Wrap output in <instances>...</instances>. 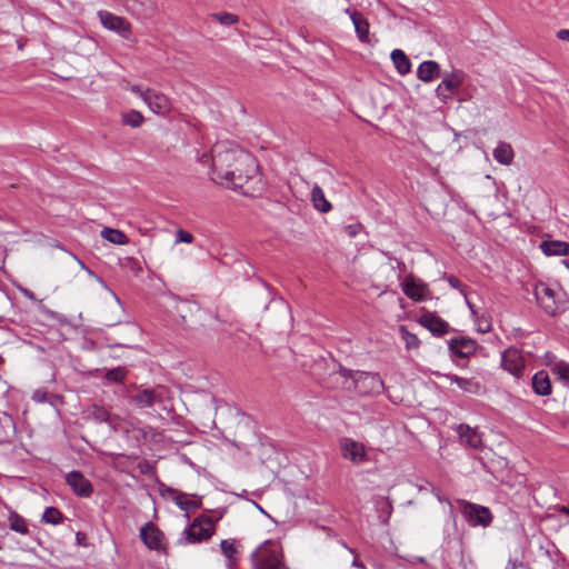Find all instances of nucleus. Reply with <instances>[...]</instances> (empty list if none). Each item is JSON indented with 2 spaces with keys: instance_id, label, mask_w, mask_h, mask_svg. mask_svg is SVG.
Returning <instances> with one entry per match:
<instances>
[{
  "instance_id": "nucleus-1",
  "label": "nucleus",
  "mask_w": 569,
  "mask_h": 569,
  "mask_svg": "<svg viewBox=\"0 0 569 569\" xmlns=\"http://www.w3.org/2000/svg\"><path fill=\"white\" fill-rule=\"evenodd\" d=\"M211 162L214 181L243 193L249 192L246 186L258 176L254 157L229 141L219 142L212 148Z\"/></svg>"
},
{
  "instance_id": "nucleus-2",
  "label": "nucleus",
  "mask_w": 569,
  "mask_h": 569,
  "mask_svg": "<svg viewBox=\"0 0 569 569\" xmlns=\"http://www.w3.org/2000/svg\"><path fill=\"white\" fill-rule=\"evenodd\" d=\"M251 569H287L282 546L279 541L268 539L250 553Z\"/></svg>"
},
{
  "instance_id": "nucleus-3",
  "label": "nucleus",
  "mask_w": 569,
  "mask_h": 569,
  "mask_svg": "<svg viewBox=\"0 0 569 569\" xmlns=\"http://www.w3.org/2000/svg\"><path fill=\"white\" fill-rule=\"evenodd\" d=\"M340 373L347 379L346 388L353 389L359 395H379L385 388L383 381L377 373L349 369H341Z\"/></svg>"
},
{
  "instance_id": "nucleus-4",
  "label": "nucleus",
  "mask_w": 569,
  "mask_h": 569,
  "mask_svg": "<svg viewBox=\"0 0 569 569\" xmlns=\"http://www.w3.org/2000/svg\"><path fill=\"white\" fill-rule=\"evenodd\" d=\"M214 533V523L210 518H196L192 523L187 527L179 539L180 545L198 543L206 541Z\"/></svg>"
},
{
  "instance_id": "nucleus-5",
  "label": "nucleus",
  "mask_w": 569,
  "mask_h": 569,
  "mask_svg": "<svg viewBox=\"0 0 569 569\" xmlns=\"http://www.w3.org/2000/svg\"><path fill=\"white\" fill-rule=\"evenodd\" d=\"M457 505L465 520L471 527H487L492 521V513L487 507L466 500H457Z\"/></svg>"
},
{
  "instance_id": "nucleus-6",
  "label": "nucleus",
  "mask_w": 569,
  "mask_h": 569,
  "mask_svg": "<svg viewBox=\"0 0 569 569\" xmlns=\"http://www.w3.org/2000/svg\"><path fill=\"white\" fill-rule=\"evenodd\" d=\"M500 366L516 379H520L525 372V358L522 352L517 348L505 350L500 358Z\"/></svg>"
},
{
  "instance_id": "nucleus-7",
  "label": "nucleus",
  "mask_w": 569,
  "mask_h": 569,
  "mask_svg": "<svg viewBox=\"0 0 569 569\" xmlns=\"http://www.w3.org/2000/svg\"><path fill=\"white\" fill-rule=\"evenodd\" d=\"M538 305L549 316H555L558 311L555 291L546 283L539 282L535 286L533 290Z\"/></svg>"
},
{
  "instance_id": "nucleus-8",
  "label": "nucleus",
  "mask_w": 569,
  "mask_h": 569,
  "mask_svg": "<svg viewBox=\"0 0 569 569\" xmlns=\"http://www.w3.org/2000/svg\"><path fill=\"white\" fill-rule=\"evenodd\" d=\"M127 11L139 20L152 19L158 12L154 0H126Z\"/></svg>"
},
{
  "instance_id": "nucleus-9",
  "label": "nucleus",
  "mask_w": 569,
  "mask_h": 569,
  "mask_svg": "<svg viewBox=\"0 0 569 569\" xmlns=\"http://www.w3.org/2000/svg\"><path fill=\"white\" fill-rule=\"evenodd\" d=\"M403 293L413 301H423L430 296L428 286L413 276H407L402 281Z\"/></svg>"
},
{
  "instance_id": "nucleus-10",
  "label": "nucleus",
  "mask_w": 569,
  "mask_h": 569,
  "mask_svg": "<svg viewBox=\"0 0 569 569\" xmlns=\"http://www.w3.org/2000/svg\"><path fill=\"white\" fill-rule=\"evenodd\" d=\"M98 14L104 28L119 33L121 37L126 39L130 37L131 27L124 18L114 16L113 13L108 11H100Z\"/></svg>"
},
{
  "instance_id": "nucleus-11",
  "label": "nucleus",
  "mask_w": 569,
  "mask_h": 569,
  "mask_svg": "<svg viewBox=\"0 0 569 569\" xmlns=\"http://www.w3.org/2000/svg\"><path fill=\"white\" fill-rule=\"evenodd\" d=\"M66 481L77 496L87 498L93 492L91 482L80 471H70L66 476Z\"/></svg>"
},
{
  "instance_id": "nucleus-12",
  "label": "nucleus",
  "mask_w": 569,
  "mask_h": 569,
  "mask_svg": "<svg viewBox=\"0 0 569 569\" xmlns=\"http://www.w3.org/2000/svg\"><path fill=\"white\" fill-rule=\"evenodd\" d=\"M342 456L353 463H361L367 461V453L363 445L351 440L345 439L341 443Z\"/></svg>"
},
{
  "instance_id": "nucleus-13",
  "label": "nucleus",
  "mask_w": 569,
  "mask_h": 569,
  "mask_svg": "<svg viewBox=\"0 0 569 569\" xmlns=\"http://www.w3.org/2000/svg\"><path fill=\"white\" fill-rule=\"evenodd\" d=\"M144 103L156 114L164 116L171 110L170 100L164 94L153 90L150 93H146Z\"/></svg>"
},
{
  "instance_id": "nucleus-14",
  "label": "nucleus",
  "mask_w": 569,
  "mask_h": 569,
  "mask_svg": "<svg viewBox=\"0 0 569 569\" xmlns=\"http://www.w3.org/2000/svg\"><path fill=\"white\" fill-rule=\"evenodd\" d=\"M462 82V76L458 72L447 73L436 89L437 96L447 99L451 97Z\"/></svg>"
},
{
  "instance_id": "nucleus-15",
  "label": "nucleus",
  "mask_w": 569,
  "mask_h": 569,
  "mask_svg": "<svg viewBox=\"0 0 569 569\" xmlns=\"http://www.w3.org/2000/svg\"><path fill=\"white\" fill-rule=\"evenodd\" d=\"M140 537L148 548L153 550L161 549L163 535L153 523H146L140 530Z\"/></svg>"
},
{
  "instance_id": "nucleus-16",
  "label": "nucleus",
  "mask_w": 569,
  "mask_h": 569,
  "mask_svg": "<svg viewBox=\"0 0 569 569\" xmlns=\"http://www.w3.org/2000/svg\"><path fill=\"white\" fill-rule=\"evenodd\" d=\"M419 323L436 336L448 332L449 325L436 313L427 312L419 318Z\"/></svg>"
},
{
  "instance_id": "nucleus-17",
  "label": "nucleus",
  "mask_w": 569,
  "mask_h": 569,
  "mask_svg": "<svg viewBox=\"0 0 569 569\" xmlns=\"http://www.w3.org/2000/svg\"><path fill=\"white\" fill-rule=\"evenodd\" d=\"M449 349L458 357L467 358L475 351L476 345L468 338H452L449 341Z\"/></svg>"
},
{
  "instance_id": "nucleus-18",
  "label": "nucleus",
  "mask_w": 569,
  "mask_h": 569,
  "mask_svg": "<svg viewBox=\"0 0 569 569\" xmlns=\"http://www.w3.org/2000/svg\"><path fill=\"white\" fill-rule=\"evenodd\" d=\"M220 548L222 555L228 560L229 569H232L233 565L238 561V555L241 548V545L236 539H223L220 542Z\"/></svg>"
},
{
  "instance_id": "nucleus-19",
  "label": "nucleus",
  "mask_w": 569,
  "mask_h": 569,
  "mask_svg": "<svg viewBox=\"0 0 569 569\" xmlns=\"http://www.w3.org/2000/svg\"><path fill=\"white\" fill-rule=\"evenodd\" d=\"M533 391L539 396H549L552 391L549 375L545 370L536 372L531 380Z\"/></svg>"
},
{
  "instance_id": "nucleus-20",
  "label": "nucleus",
  "mask_w": 569,
  "mask_h": 569,
  "mask_svg": "<svg viewBox=\"0 0 569 569\" xmlns=\"http://www.w3.org/2000/svg\"><path fill=\"white\" fill-rule=\"evenodd\" d=\"M439 76V64L432 60L423 61L417 69V77L423 82H431Z\"/></svg>"
},
{
  "instance_id": "nucleus-21",
  "label": "nucleus",
  "mask_w": 569,
  "mask_h": 569,
  "mask_svg": "<svg viewBox=\"0 0 569 569\" xmlns=\"http://www.w3.org/2000/svg\"><path fill=\"white\" fill-rule=\"evenodd\" d=\"M540 249L546 256H567L569 254V242L545 240L541 242Z\"/></svg>"
},
{
  "instance_id": "nucleus-22",
  "label": "nucleus",
  "mask_w": 569,
  "mask_h": 569,
  "mask_svg": "<svg viewBox=\"0 0 569 569\" xmlns=\"http://www.w3.org/2000/svg\"><path fill=\"white\" fill-rule=\"evenodd\" d=\"M458 435L460 437L461 442L465 443L466 446H469L471 448H478L481 445V439L479 435L467 425H459Z\"/></svg>"
},
{
  "instance_id": "nucleus-23",
  "label": "nucleus",
  "mask_w": 569,
  "mask_h": 569,
  "mask_svg": "<svg viewBox=\"0 0 569 569\" xmlns=\"http://www.w3.org/2000/svg\"><path fill=\"white\" fill-rule=\"evenodd\" d=\"M503 485L510 489H515L516 492L523 489L526 477L523 473L513 471L511 468H507L506 475L502 477Z\"/></svg>"
},
{
  "instance_id": "nucleus-24",
  "label": "nucleus",
  "mask_w": 569,
  "mask_h": 569,
  "mask_svg": "<svg viewBox=\"0 0 569 569\" xmlns=\"http://www.w3.org/2000/svg\"><path fill=\"white\" fill-rule=\"evenodd\" d=\"M391 60L395 64V68L397 71L405 76L410 72L411 70V62L408 56L400 49H395L391 52Z\"/></svg>"
},
{
  "instance_id": "nucleus-25",
  "label": "nucleus",
  "mask_w": 569,
  "mask_h": 569,
  "mask_svg": "<svg viewBox=\"0 0 569 569\" xmlns=\"http://www.w3.org/2000/svg\"><path fill=\"white\" fill-rule=\"evenodd\" d=\"M311 201L313 207L320 212H329L331 210V203L326 199L322 189L315 184L311 190Z\"/></svg>"
},
{
  "instance_id": "nucleus-26",
  "label": "nucleus",
  "mask_w": 569,
  "mask_h": 569,
  "mask_svg": "<svg viewBox=\"0 0 569 569\" xmlns=\"http://www.w3.org/2000/svg\"><path fill=\"white\" fill-rule=\"evenodd\" d=\"M168 492L170 493V496L181 510L188 512L198 508V503L194 500L190 499L188 495L178 492L177 490L173 489H168Z\"/></svg>"
},
{
  "instance_id": "nucleus-27",
  "label": "nucleus",
  "mask_w": 569,
  "mask_h": 569,
  "mask_svg": "<svg viewBox=\"0 0 569 569\" xmlns=\"http://www.w3.org/2000/svg\"><path fill=\"white\" fill-rule=\"evenodd\" d=\"M9 528L21 535H28L29 528L23 517L12 509H9Z\"/></svg>"
},
{
  "instance_id": "nucleus-28",
  "label": "nucleus",
  "mask_w": 569,
  "mask_h": 569,
  "mask_svg": "<svg viewBox=\"0 0 569 569\" xmlns=\"http://www.w3.org/2000/svg\"><path fill=\"white\" fill-rule=\"evenodd\" d=\"M352 23L355 26V30L357 37L362 42H368L369 39V23L362 18L360 14H352Z\"/></svg>"
},
{
  "instance_id": "nucleus-29",
  "label": "nucleus",
  "mask_w": 569,
  "mask_h": 569,
  "mask_svg": "<svg viewBox=\"0 0 569 569\" xmlns=\"http://www.w3.org/2000/svg\"><path fill=\"white\" fill-rule=\"evenodd\" d=\"M101 237L114 244H127L129 242V239L126 236V233L118 229L104 228L101 231Z\"/></svg>"
},
{
  "instance_id": "nucleus-30",
  "label": "nucleus",
  "mask_w": 569,
  "mask_h": 569,
  "mask_svg": "<svg viewBox=\"0 0 569 569\" xmlns=\"http://www.w3.org/2000/svg\"><path fill=\"white\" fill-rule=\"evenodd\" d=\"M132 399L139 407H151L156 401V396L153 390L143 389L138 391Z\"/></svg>"
},
{
  "instance_id": "nucleus-31",
  "label": "nucleus",
  "mask_w": 569,
  "mask_h": 569,
  "mask_svg": "<svg viewBox=\"0 0 569 569\" xmlns=\"http://www.w3.org/2000/svg\"><path fill=\"white\" fill-rule=\"evenodd\" d=\"M467 303H468L472 315L476 317L477 330L482 333L490 331L491 330V319L486 313L478 316L476 310L473 309V305H471L469 301H467Z\"/></svg>"
},
{
  "instance_id": "nucleus-32",
  "label": "nucleus",
  "mask_w": 569,
  "mask_h": 569,
  "mask_svg": "<svg viewBox=\"0 0 569 569\" xmlns=\"http://www.w3.org/2000/svg\"><path fill=\"white\" fill-rule=\"evenodd\" d=\"M399 333L401 336V339L405 341V345H406V348L407 349H417L420 345V340L418 339V337L410 332L407 327L405 326H400L399 327Z\"/></svg>"
},
{
  "instance_id": "nucleus-33",
  "label": "nucleus",
  "mask_w": 569,
  "mask_h": 569,
  "mask_svg": "<svg viewBox=\"0 0 569 569\" xmlns=\"http://www.w3.org/2000/svg\"><path fill=\"white\" fill-rule=\"evenodd\" d=\"M42 521L50 525H59L62 521V513L54 507H47L42 515Z\"/></svg>"
},
{
  "instance_id": "nucleus-34",
  "label": "nucleus",
  "mask_w": 569,
  "mask_h": 569,
  "mask_svg": "<svg viewBox=\"0 0 569 569\" xmlns=\"http://www.w3.org/2000/svg\"><path fill=\"white\" fill-rule=\"evenodd\" d=\"M122 122L132 128H138L143 122V116L136 110H131L122 116Z\"/></svg>"
},
{
  "instance_id": "nucleus-35",
  "label": "nucleus",
  "mask_w": 569,
  "mask_h": 569,
  "mask_svg": "<svg viewBox=\"0 0 569 569\" xmlns=\"http://www.w3.org/2000/svg\"><path fill=\"white\" fill-rule=\"evenodd\" d=\"M211 17L224 26L236 24L239 21V17L229 12H218L211 14Z\"/></svg>"
},
{
  "instance_id": "nucleus-36",
  "label": "nucleus",
  "mask_w": 569,
  "mask_h": 569,
  "mask_svg": "<svg viewBox=\"0 0 569 569\" xmlns=\"http://www.w3.org/2000/svg\"><path fill=\"white\" fill-rule=\"evenodd\" d=\"M513 150L510 144L500 142V164H510L513 159Z\"/></svg>"
},
{
  "instance_id": "nucleus-37",
  "label": "nucleus",
  "mask_w": 569,
  "mask_h": 569,
  "mask_svg": "<svg viewBox=\"0 0 569 569\" xmlns=\"http://www.w3.org/2000/svg\"><path fill=\"white\" fill-rule=\"evenodd\" d=\"M552 371L558 376L559 379L569 381V363L559 361L555 363Z\"/></svg>"
},
{
  "instance_id": "nucleus-38",
  "label": "nucleus",
  "mask_w": 569,
  "mask_h": 569,
  "mask_svg": "<svg viewBox=\"0 0 569 569\" xmlns=\"http://www.w3.org/2000/svg\"><path fill=\"white\" fill-rule=\"evenodd\" d=\"M126 378V370L121 367L107 371L106 379L113 382H122Z\"/></svg>"
},
{
  "instance_id": "nucleus-39",
  "label": "nucleus",
  "mask_w": 569,
  "mask_h": 569,
  "mask_svg": "<svg viewBox=\"0 0 569 569\" xmlns=\"http://www.w3.org/2000/svg\"><path fill=\"white\" fill-rule=\"evenodd\" d=\"M91 416L100 422H106L109 420V412L106 408L100 406H93L90 411Z\"/></svg>"
},
{
  "instance_id": "nucleus-40",
  "label": "nucleus",
  "mask_w": 569,
  "mask_h": 569,
  "mask_svg": "<svg viewBox=\"0 0 569 569\" xmlns=\"http://www.w3.org/2000/svg\"><path fill=\"white\" fill-rule=\"evenodd\" d=\"M192 240H193V236L190 232L184 231L182 229H179L177 231V242L191 243Z\"/></svg>"
},
{
  "instance_id": "nucleus-41",
  "label": "nucleus",
  "mask_w": 569,
  "mask_h": 569,
  "mask_svg": "<svg viewBox=\"0 0 569 569\" xmlns=\"http://www.w3.org/2000/svg\"><path fill=\"white\" fill-rule=\"evenodd\" d=\"M453 381L457 383V386L460 389H463L466 391H471L472 382L465 378L455 377Z\"/></svg>"
},
{
  "instance_id": "nucleus-42",
  "label": "nucleus",
  "mask_w": 569,
  "mask_h": 569,
  "mask_svg": "<svg viewBox=\"0 0 569 569\" xmlns=\"http://www.w3.org/2000/svg\"><path fill=\"white\" fill-rule=\"evenodd\" d=\"M130 90L134 94L139 96L143 100V102H146V93H150V91H151V89H142L138 84L130 86Z\"/></svg>"
},
{
  "instance_id": "nucleus-43",
  "label": "nucleus",
  "mask_w": 569,
  "mask_h": 569,
  "mask_svg": "<svg viewBox=\"0 0 569 569\" xmlns=\"http://www.w3.org/2000/svg\"><path fill=\"white\" fill-rule=\"evenodd\" d=\"M447 281L448 283L453 288V289H457L459 290L461 293H463V286L462 283L460 282V280L453 276H449L447 278Z\"/></svg>"
},
{
  "instance_id": "nucleus-44",
  "label": "nucleus",
  "mask_w": 569,
  "mask_h": 569,
  "mask_svg": "<svg viewBox=\"0 0 569 569\" xmlns=\"http://www.w3.org/2000/svg\"><path fill=\"white\" fill-rule=\"evenodd\" d=\"M32 399L36 401V402H40V403H43L47 401V392L44 390H37L34 391V393L32 395Z\"/></svg>"
},
{
  "instance_id": "nucleus-45",
  "label": "nucleus",
  "mask_w": 569,
  "mask_h": 569,
  "mask_svg": "<svg viewBox=\"0 0 569 569\" xmlns=\"http://www.w3.org/2000/svg\"><path fill=\"white\" fill-rule=\"evenodd\" d=\"M506 569H526L522 561L518 558H515L513 560L509 561V565L506 567Z\"/></svg>"
},
{
  "instance_id": "nucleus-46",
  "label": "nucleus",
  "mask_w": 569,
  "mask_h": 569,
  "mask_svg": "<svg viewBox=\"0 0 569 569\" xmlns=\"http://www.w3.org/2000/svg\"><path fill=\"white\" fill-rule=\"evenodd\" d=\"M557 38L563 41H569V29H561L557 32Z\"/></svg>"
},
{
  "instance_id": "nucleus-47",
  "label": "nucleus",
  "mask_w": 569,
  "mask_h": 569,
  "mask_svg": "<svg viewBox=\"0 0 569 569\" xmlns=\"http://www.w3.org/2000/svg\"><path fill=\"white\" fill-rule=\"evenodd\" d=\"M346 231L348 232V234L350 236H356L357 232H358V226H355V224H350L348 227H346Z\"/></svg>"
},
{
  "instance_id": "nucleus-48",
  "label": "nucleus",
  "mask_w": 569,
  "mask_h": 569,
  "mask_svg": "<svg viewBox=\"0 0 569 569\" xmlns=\"http://www.w3.org/2000/svg\"><path fill=\"white\" fill-rule=\"evenodd\" d=\"M352 567H356L359 569H367L366 566L361 561H359L357 558L353 559Z\"/></svg>"
},
{
  "instance_id": "nucleus-49",
  "label": "nucleus",
  "mask_w": 569,
  "mask_h": 569,
  "mask_svg": "<svg viewBox=\"0 0 569 569\" xmlns=\"http://www.w3.org/2000/svg\"><path fill=\"white\" fill-rule=\"evenodd\" d=\"M345 13L348 14L351 20H352V14H359L358 12L350 10L349 8H347L345 10Z\"/></svg>"
},
{
  "instance_id": "nucleus-50",
  "label": "nucleus",
  "mask_w": 569,
  "mask_h": 569,
  "mask_svg": "<svg viewBox=\"0 0 569 569\" xmlns=\"http://www.w3.org/2000/svg\"><path fill=\"white\" fill-rule=\"evenodd\" d=\"M560 511H561L562 513H565V515H569V507L563 506V507H561Z\"/></svg>"
},
{
  "instance_id": "nucleus-51",
  "label": "nucleus",
  "mask_w": 569,
  "mask_h": 569,
  "mask_svg": "<svg viewBox=\"0 0 569 569\" xmlns=\"http://www.w3.org/2000/svg\"><path fill=\"white\" fill-rule=\"evenodd\" d=\"M492 157L498 160V147L492 150Z\"/></svg>"
},
{
  "instance_id": "nucleus-52",
  "label": "nucleus",
  "mask_w": 569,
  "mask_h": 569,
  "mask_svg": "<svg viewBox=\"0 0 569 569\" xmlns=\"http://www.w3.org/2000/svg\"><path fill=\"white\" fill-rule=\"evenodd\" d=\"M203 158H207V156H203V157L201 158V162H208V159H203Z\"/></svg>"
},
{
  "instance_id": "nucleus-53",
  "label": "nucleus",
  "mask_w": 569,
  "mask_h": 569,
  "mask_svg": "<svg viewBox=\"0 0 569 569\" xmlns=\"http://www.w3.org/2000/svg\"><path fill=\"white\" fill-rule=\"evenodd\" d=\"M203 158H207V156H203V157L201 158V162H208V159H203Z\"/></svg>"
},
{
  "instance_id": "nucleus-54",
  "label": "nucleus",
  "mask_w": 569,
  "mask_h": 569,
  "mask_svg": "<svg viewBox=\"0 0 569 569\" xmlns=\"http://www.w3.org/2000/svg\"><path fill=\"white\" fill-rule=\"evenodd\" d=\"M565 266L569 269V262L565 261Z\"/></svg>"
},
{
  "instance_id": "nucleus-55",
  "label": "nucleus",
  "mask_w": 569,
  "mask_h": 569,
  "mask_svg": "<svg viewBox=\"0 0 569 569\" xmlns=\"http://www.w3.org/2000/svg\"><path fill=\"white\" fill-rule=\"evenodd\" d=\"M3 361L2 357L0 356V363Z\"/></svg>"
}]
</instances>
